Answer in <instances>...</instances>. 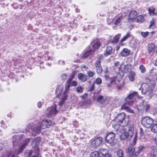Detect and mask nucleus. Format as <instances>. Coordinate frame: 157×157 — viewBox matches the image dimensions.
Listing matches in <instances>:
<instances>
[{
  "label": "nucleus",
  "mask_w": 157,
  "mask_h": 157,
  "mask_svg": "<svg viewBox=\"0 0 157 157\" xmlns=\"http://www.w3.org/2000/svg\"><path fill=\"white\" fill-rule=\"evenodd\" d=\"M97 101L98 102L101 104H102L105 102V100L104 98V97L103 96L100 95L97 97Z\"/></svg>",
  "instance_id": "obj_26"
},
{
  "label": "nucleus",
  "mask_w": 157,
  "mask_h": 157,
  "mask_svg": "<svg viewBox=\"0 0 157 157\" xmlns=\"http://www.w3.org/2000/svg\"><path fill=\"white\" fill-rule=\"evenodd\" d=\"M130 50L127 48H124L120 53V55L122 57H126L129 55Z\"/></svg>",
  "instance_id": "obj_17"
},
{
  "label": "nucleus",
  "mask_w": 157,
  "mask_h": 157,
  "mask_svg": "<svg viewBox=\"0 0 157 157\" xmlns=\"http://www.w3.org/2000/svg\"><path fill=\"white\" fill-rule=\"evenodd\" d=\"M33 153L32 150H27L25 153V157H30Z\"/></svg>",
  "instance_id": "obj_36"
},
{
  "label": "nucleus",
  "mask_w": 157,
  "mask_h": 157,
  "mask_svg": "<svg viewBox=\"0 0 157 157\" xmlns=\"http://www.w3.org/2000/svg\"><path fill=\"white\" fill-rule=\"evenodd\" d=\"M120 124H118L117 123V124H113V128L117 131L119 132H121L122 130L124 131V128L120 126Z\"/></svg>",
  "instance_id": "obj_19"
},
{
  "label": "nucleus",
  "mask_w": 157,
  "mask_h": 157,
  "mask_svg": "<svg viewBox=\"0 0 157 157\" xmlns=\"http://www.w3.org/2000/svg\"><path fill=\"white\" fill-rule=\"evenodd\" d=\"M95 82L97 85H100L102 82V80L100 78H97Z\"/></svg>",
  "instance_id": "obj_44"
},
{
  "label": "nucleus",
  "mask_w": 157,
  "mask_h": 157,
  "mask_svg": "<svg viewBox=\"0 0 157 157\" xmlns=\"http://www.w3.org/2000/svg\"><path fill=\"white\" fill-rule=\"evenodd\" d=\"M42 105V103L40 101H39L37 104L38 107L40 108Z\"/></svg>",
  "instance_id": "obj_57"
},
{
  "label": "nucleus",
  "mask_w": 157,
  "mask_h": 157,
  "mask_svg": "<svg viewBox=\"0 0 157 157\" xmlns=\"http://www.w3.org/2000/svg\"><path fill=\"white\" fill-rule=\"evenodd\" d=\"M124 41H122L121 39V41L119 43V45L120 46H124V44L123 43V42Z\"/></svg>",
  "instance_id": "obj_56"
},
{
  "label": "nucleus",
  "mask_w": 157,
  "mask_h": 157,
  "mask_svg": "<svg viewBox=\"0 0 157 157\" xmlns=\"http://www.w3.org/2000/svg\"><path fill=\"white\" fill-rule=\"evenodd\" d=\"M77 84L75 80L72 81L68 79L65 84V90L64 93H68L70 90V88L71 86H76Z\"/></svg>",
  "instance_id": "obj_9"
},
{
  "label": "nucleus",
  "mask_w": 157,
  "mask_h": 157,
  "mask_svg": "<svg viewBox=\"0 0 157 157\" xmlns=\"http://www.w3.org/2000/svg\"><path fill=\"white\" fill-rule=\"evenodd\" d=\"M153 123V119L151 117L148 116L143 118L141 121L142 125L147 128L150 127Z\"/></svg>",
  "instance_id": "obj_7"
},
{
  "label": "nucleus",
  "mask_w": 157,
  "mask_h": 157,
  "mask_svg": "<svg viewBox=\"0 0 157 157\" xmlns=\"http://www.w3.org/2000/svg\"><path fill=\"white\" fill-rule=\"evenodd\" d=\"M113 20L112 19H109L107 20V22L108 24L109 25H110L112 23H113Z\"/></svg>",
  "instance_id": "obj_53"
},
{
  "label": "nucleus",
  "mask_w": 157,
  "mask_h": 157,
  "mask_svg": "<svg viewBox=\"0 0 157 157\" xmlns=\"http://www.w3.org/2000/svg\"><path fill=\"white\" fill-rule=\"evenodd\" d=\"M30 139L29 138H27L24 141V143L21 146L18 151V153L21 152L25 148L26 145L29 143Z\"/></svg>",
  "instance_id": "obj_15"
},
{
  "label": "nucleus",
  "mask_w": 157,
  "mask_h": 157,
  "mask_svg": "<svg viewBox=\"0 0 157 157\" xmlns=\"http://www.w3.org/2000/svg\"><path fill=\"white\" fill-rule=\"evenodd\" d=\"M124 18V17L121 15L118 14L115 17V21L114 22V24L116 25H119L121 21Z\"/></svg>",
  "instance_id": "obj_14"
},
{
  "label": "nucleus",
  "mask_w": 157,
  "mask_h": 157,
  "mask_svg": "<svg viewBox=\"0 0 157 157\" xmlns=\"http://www.w3.org/2000/svg\"><path fill=\"white\" fill-rule=\"evenodd\" d=\"M145 148V147L142 145H141L138 148V150L137 152H139V154L142 151L144 150V149Z\"/></svg>",
  "instance_id": "obj_50"
},
{
  "label": "nucleus",
  "mask_w": 157,
  "mask_h": 157,
  "mask_svg": "<svg viewBox=\"0 0 157 157\" xmlns=\"http://www.w3.org/2000/svg\"><path fill=\"white\" fill-rule=\"evenodd\" d=\"M137 97L138 98H140L141 97L138 96L137 93L136 92H134L132 93H130L126 98V103L129 105H132L134 101V98Z\"/></svg>",
  "instance_id": "obj_6"
},
{
  "label": "nucleus",
  "mask_w": 157,
  "mask_h": 157,
  "mask_svg": "<svg viewBox=\"0 0 157 157\" xmlns=\"http://www.w3.org/2000/svg\"><path fill=\"white\" fill-rule=\"evenodd\" d=\"M88 94L87 93L84 94L80 96V97L82 99H86L87 97Z\"/></svg>",
  "instance_id": "obj_51"
},
{
  "label": "nucleus",
  "mask_w": 157,
  "mask_h": 157,
  "mask_svg": "<svg viewBox=\"0 0 157 157\" xmlns=\"http://www.w3.org/2000/svg\"><path fill=\"white\" fill-rule=\"evenodd\" d=\"M49 59V57H48L47 59H45L46 60H48Z\"/></svg>",
  "instance_id": "obj_64"
},
{
  "label": "nucleus",
  "mask_w": 157,
  "mask_h": 157,
  "mask_svg": "<svg viewBox=\"0 0 157 157\" xmlns=\"http://www.w3.org/2000/svg\"><path fill=\"white\" fill-rule=\"evenodd\" d=\"M75 73V72L73 71L70 75H69V78L68 79L72 80V79L74 78Z\"/></svg>",
  "instance_id": "obj_41"
},
{
  "label": "nucleus",
  "mask_w": 157,
  "mask_h": 157,
  "mask_svg": "<svg viewBox=\"0 0 157 157\" xmlns=\"http://www.w3.org/2000/svg\"><path fill=\"white\" fill-rule=\"evenodd\" d=\"M117 157H124L123 152L122 150H119L117 152Z\"/></svg>",
  "instance_id": "obj_37"
},
{
  "label": "nucleus",
  "mask_w": 157,
  "mask_h": 157,
  "mask_svg": "<svg viewBox=\"0 0 157 157\" xmlns=\"http://www.w3.org/2000/svg\"><path fill=\"white\" fill-rule=\"evenodd\" d=\"M11 151H8L5 153H3L2 157H9L10 155Z\"/></svg>",
  "instance_id": "obj_40"
},
{
  "label": "nucleus",
  "mask_w": 157,
  "mask_h": 157,
  "mask_svg": "<svg viewBox=\"0 0 157 157\" xmlns=\"http://www.w3.org/2000/svg\"><path fill=\"white\" fill-rule=\"evenodd\" d=\"M128 76L129 80L130 81L132 82L134 81L136 75L135 71H130L129 73Z\"/></svg>",
  "instance_id": "obj_16"
},
{
  "label": "nucleus",
  "mask_w": 157,
  "mask_h": 157,
  "mask_svg": "<svg viewBox=\"0 0 157 157\" xmlns=\"http://www.w3.org/2000/svg\"><path fill=\"white\" fill-rule=\"evenodd\" d=\"M102 55H99L98 56V60L96 61L95 63V65L96 67H101V60H102Z\"/></svg>",
  "instance_id": "obj_20"
},
{
  "label": "nucleus",
  "mask_w": 157,
  "mask_h": 157,
  "mask_svg": "<svg viewBox=\"0 0 157 157\" xmlns=\"http://www.w3.org/2000/svg\"><path fill=\"white\" fill-rule=\"evenodd\" d=\"M136 22L138 23H142L144 20V16L142 15H140L137 16L136 20Z\"/></svg>",
  "instance_id": "obj_29"
},
{
  "label": "nucleus",
  "mask_w": 157,
  "mask_h": 157,
  "mask_svg": "<svg viewBox=\"0 0 157 157\" xmlns=\"http://www.w3.org/2000/svg\"><path fill=\"white\" fill-rule=\"evenodd\" d=\"M155 45L151 43L148 44L147 45V50L149 53L154 51Z\"/></svg>",
  "instance_id": "obj_25"
},
{
  "label": "nucleus",
  "mask_w": 157,
  "mask_h": 157,
  "mask_svg": "<svg viewBox=\"0 0 157 157\" xmlns=\"http://www.w3.org/2000/svg\"><path fill=\"white\" fill-rule=\"evenodd\" d=\"M39 153L38 152V151H37V152L36 153V154L35 155H34L32 156L31 157H38L39 155Z\"/></svg>",
  "instance_id": "obj_58"
},
{
  "label": "nucleus",
  "mask_w": 157,
  "mask_h": 157,
  "mask_svg": "<svg viewBox=\"0 0 157 157\" xmlns=\"http://www.w3.org/2000/svg\"><path fill=\"white\" fill-rule=\"evenodd\" d=\"M67 93H64V92L63 93V96L62 99V100L60 101V103H59V105L61 106L63 103L64 101L66 99L67 95Z\"/></svg>",
  "instance_id": "obj_34"
},
{
  "label": "nucleus",
  "mask_w": 157,
  "mask_h": 157,
  "mask_svg": "<svg viewBox=\"0 0 157 157\" xmlns=\"http://www.w3.org/2000/svg\"><path fill=\"white\" fill-rule=\"evenodd\" d=\"M155 9L152 7H151L149 9V13L150 15L155 16L157 15V14L154 12Z\"/></svg>",
  "instance_id": "obj_32"
},
{
  "label": "nucleus",
  "mask_w": 157,
  "mask_h": 157,
  "mask_svg": "<svg viewBox=\"0 0 157 157\" xmlns=\"http://www.w3.org/2000/svg\"><path fill=\"white\" fill-rule=\"evenodd\" d=\"M107 71H105V74L104 76V77L106 81H109V83H107V86L108 87L112 86L113 85H114L115 84L116 80L119 82L120 79L122 78V77L119 74H117L116 76L110 78L109 76L106 74V73H107Z\"/></svg>",
  "instance_id": "obj_3"
},
{
  "label": "nucleus",
  "mask_w": 157,
  "mask_h": 157,
  "mask_svg": "<svg viewBox=\"0 0 157 157\" xmlns=\"http://www.w3.org/2000/svg\"><path fill=\"white\" fill-rule=\"evenodd\" d=\"M155 23V21L153 19H152L150 23V25L149 26V28H153V27L155 26L154 24Z\"/></svg>",
  "instance_id": "obj_43"
},
{
  "label": "nucleus",
  "mask_w": 157,
  "mask_h": 157,
  "mask_svg": "<svg viewBox=\"0 0 157 157\" xmlns=\"http://www.w3.org/2000/svg\"><path fill=\"white\" fill-rule=\"evenodd\" d=\"M130 66V65L129 64H127V65L124 66V69L125 70L126 69H128V67Z\"/></svg>",
  "instance_id": "obj_59"
},
{
  "label": "nucleus",
  "mask_w": 157,
  "mask_h": 157,
  "mask_svg": "<svg viewBox=\"0 0 157 157\" xmlns=\"http://www.w3.org/2000/svg\"><path fill=\"white\" fill-rule=\"evenodd\" d=\"M119 65V62H115L114 64V66L115 67L118 66Z\"/></svg>",
  "instance_id": "obj_55"
},
{
  "label": "nucleus",
  "mask_w": 157,
  "mask_h": 157,
  "mask_svg": "<svg viewBox=\"0 0 157 157\" xmlns=\"http://www.w3.org/2000/svg\"><path fill=\"white\" fill-rule=\"evenodd\" d=\"M87 74L89 77H92L94 76V73L92 71H87Z\"/></svg>",
  "instance_id": "obj_46"
},
{
  "label": "nucleus",
  "mask_w": 157,
  "mask_h": 157,
  "mask_svg": "<svg viewBox=\"0 0 157 157\" xmlns=\"http://www.w3.org/2000/svg\"><path fill=\"white\" fill-rule=\"evenodd\" d=\"M126 117L125 114L124 113L119 114L116 117L114 122L121 124L125 121Z\"/></svg>",
  "instance_id": "obj_10"
},
{
  "label": "nucleus",
  "mask_w": 157,
  "mask_h": 157,
  "mask_svg": "<svg viewBox=\"0 0 157 157\" xmlns=\"http://www.w3.org/2000/svg\"><path fill=\"white\" fill-rule=\"evenodd\" d=\"M133 128H131L127 132H125L124 131L122 130L121 132L122 133L120 136V138L122 140H124L127 138L128 140H130L132 138L133 134Z\"/></svg>",
  "instance_id": "obj_5"
},
{
  "label": "nucleus",
  "mask_w": 157,
  "mask_h": 157,
  "mask_svg": "<svg viewBox=\"0 0 157 157\" xmlns=\"http://www.w3.org/2000/svg\"><path fill=\"white\" fill-rule=\"evenodd\" d=\"M76 12H79V10L77 9L76 10Z\"/></svg>",
  "instance_id": "obj_63"
},
{
  "label": "nucleus",
  "mask_w": 157,
  "mask_h": 157,
  "mask_svg": "<svg viewBox=\"0 0 157 157\" xmlns=\"http://www.w3.org/2000/svg\"><path fill=\"white\" fill-rule=\"evenodd\" d=\"M90 157H100V153L98 151H94L90 154Z\"/></svg>",
  "instance_id": "obj_31"
},
{
  "label": "nucleus",
  "mask_w": 157,
  "mask_h": 157,
  "mask_svg": "<svg viewBox=\"0 0 157 157\" xmlns=\"http://www.w3.org/2000/svg\"><path fill=\"white\" fill-rule=\"evenodd\" d=\"M99 153L100 154V157H103L109 153L108 150L106 149L101 148L99 150Z\"/></svg>",
  "instance_id": "obj_18"
},
{
  "label": "nucleus",
  "mask_w": 157,
  "mask_h": 157,
  "mask_svg": "<svg viewBox=\"0 0 157 157\" xmlns=\"http://www.w3.org/2000/svg\"><path fill=\"white\" fill-rule=\"evenodd\" d=\"M154 140L155 144L157 145V136L155 137Z\"/></svg>",
  "instance_id": "obj_61"
},
{
  "label": "nucleus",
  "mask_w": 157,
  "mask_h": 157,
  "mask_svg": "<svg viewBox=\"0 0 157 157\" xmlns=\"http://www.w3.org/2000/svg\"><path fill=\"white\" fill-rule=\"evenodd\" d=\"M139 68L142 73H144L146 71V68L142 64L140 65Z\"/></svg>",
  "instance_id": "obj_39"
},
{
  "label": "nucleus",
  "mask_w": 157,
  "mask_h": 157,
  "mask_svg": "<svg viewBox=\"0 0 157 157\" xmlns=\"http://www.w3.org/2000/svg\"><path fill=\"white\" fill-rule=\"evenodd\" d=\"M131 36V33L130 32H128L126 35L124 36L121 39L122 41H125L128 38L130 37V36Z\"/></svg>",
  "instance_id": "obj_35"
},
{
  "label": "nucleus",
  "mask_w": 157,
  "mask_h": 157,
  "mask_svg": "<svg viewBox=\"0 0 157 157\" xmlns=\"http://www.w3.org/2000/svg\"><path fill=\"white\" fill-rule=\"evenodd\" d=\"M94 53V51L92 50H90L84 53L82 57L83 58H86L89 56L90 55L93 54Z\"/></svg>",
  "instance_id": "obj_28"
},
{
  "label": "nucleus",
  "mask_w": 157,
  "mask_h": 157,
  "mask_svg": "<svg viewBox=\"0 0 157 157\" xmlns=\"http://www.w3.org/2000/svg\"><path fill=\"white\" fill-rule=\"evenodd\" d=\"M149 155L151 157H157V148L152 149L150 152Z\"/></svg>",
  "instance_id": "obj_21"
},
{
  "label": "nucleus",
  "mask_w": 157,
  "mask_h": 157,
  "mask_svg": "<svg viewBox=\"0 0 157 157\" xmlns=\"http://www.w3.org/2000/svg\"><path fill=\"white\" fill-rule=\"evenodd\" d=\"M112 52V48L110 46H107L105 50V52L104 53L105 56H107L110 55Z\"/></svg>",
  "instance_id": "obj_24"
},
{
  "label": "nucleus",
  "mask_w": 157,
  "mask_h": 157,
  "mask_svg": "<svg viewBox=\"0 0 157 157\" xmlns=\"http://www.w3.org/2000/svg\"><path fill=\"white\" fill-rule=\"evenodd\" d=\"M119 48H120V46H117V47H116V50L118 51V50L119 49Z\"/></svg>",
  "instance_id": "obj_62"
},
{
  "label": "nucleus",
  "mask_w": 157,
  "mask_h": 157,
  "mask_svg": "<svg viewBox=\"0 0 157 157\" xmlns=\"http://www.w3.org/2000/svg\"><path fill=\"white\" fill-rule=\"evenodd\" d=\"M151 131L154 133L157 132V124H153L151 128Z\"/></svg>",
  "instance_id": "obj_38"
},
{
  "label": "nucleus",
  "mask_w": 157,
  "mask_h": 157,
  "mask_svg": "<svg viewBox=\"0 0 157 157\" xmlns=\"http://www.w3.org/2000/svg\"><path fill=\"white\" fill-rule=\"evenodd\" d=\"M13 144H15V143L17 141V140L18 139V137L17 135H15V136H13Z\"/></svg>",
  "instance_id": "obj_45"
},
{
  "label": "nucleus",
  "mask_w": 157,
  "mask_h": 157,
  "mask_svg": "<svg viewBox=\"0 0 157 157\" xmlns=\"http://www.w3.org/2000/svg\"><path fill=\"white\" fill-rule=\"evenodd\" d=\"M137 139V136L136 134L134 136L132 141H131L128 147L126 149V153L128 154L130 157H136L139 155V152H135V149L133 147L136 144Z\"/></svg>",
  "instance_id": "obj_2"
},
{
  "label": "nucleus",
  "mask_w": 157,
  "mask_h": 157,
  "mask_svg": "<svg viewBox=\"0 0 157 157\" xmlns=\"http://www.w3.org/2000/svg\"><path fill=\"white\" fill-rule=\"evenodd\" d=\"M102 138L99 137L95 138L91 142V146L93 148H95L99 146L102 142Z\"/></svg>",
  "instance_id": "obj_11"
},
{
  "label": "nucleus",
  "mask_w": 157,
  "mask_h": 157,
  "mask_svg": "<svg viewBox=\"0 0 157 157\" xmlns=\"http://www.w3.org/2000/svg\"><path fill=\"white\" fill-rule=\"evenodd\" d=\"M78 78L81 81L84 82L86 80L87 78V76L86 75L80 73L78 75Z\"/></svg>",
  "instance_id": "obj_22"
},
{
  "label": "nucleus",
  "mask_w": 157,
  "mask_h": 157,
  "mask_svg": "<svg viewBox=\"0 0 157 157\" xmlns=\"http://www.w3.org/2000/svg\"><path fill=\"white\" fill-rule=\"evenodd\" d=\"M103 157H112V156L111 154L110 153H109V154Z\"/></svg>",
  "instance_id": "obj_60"
},
{
  "label": "nucleus",
  "mask_w": 157,
  "mask_h": 157,
  "mask_svg": "<svg viewBox=\"0 0 157 157\" xmlns=\"http://www.w3.org/2000/svg\"><path fill=\"white\" fill-rule=\"evenodd\" d=\"M76 90L78 93H82L83 91V89L81 86H79L77 87Z\"/></svg>",
  "instance_id": "obj_47"
},
{
  "label": "nucleus",
  "mask_w": 157,
  "mask_h": 157,
  "mask_svg": "<svg viewBox=\"0 0 157 157\" xmlns=\"http://www.w3.org/2000/svg\"><path fill=\"white\" fill-rule=\"evenodd\" d=\"M137 15L136 11L133 10L129 13L128 17V21L129 22H132L136 20Z\"/></svg>",
  "instance_id": "obj_13"
},
{
  "label": "nucleus",
  "mask_w": 157,
  "mask_h": 157,
  "mask_svg": "<svg viewBox=\"0 0 157 157\" xmlns=\"http://www.w3.org/2000/svg\"><path fill=\"white\" fill-rule=\"evenodd\" d=\"M126 104H125L121 106V108L122 109L126 110L128 112L133 113V111L128 106H126Z\"/></svg>",
  "instance_id": "obj_27"
},
{
  "label": "nucleus",
  "mask_w": 157,
  "mask_h": 157,
  "mask_svg": "<svg viewBox=\"0 0 157 157\" xmlns=\"http://www.w3.org/2000/svg\"><path fill=\"white\" fill-rule=\"evenodd\" d=\"M59 63L60 64L63 65L65 64V63L64 61L61 60H59Z\"/></svg>",
  "instance_id": "obj_54"
},
{
  "label": "nucleus",
  "mask_w": 157,
  "mask_h": 157,
  "mask_svg": "<svg viewBox=\"0 0 157 157\" xmlns=\"http://www.w3.org/2000/svg\"><path fill=\"white\" fill-rule=\"evenodd\" d=\"M52 124V121L49 120L44 119L39 124L38 127L36 129H34L33 131L35 133L39 132L40 129H44L48 128Z\"/></svg>",
  "instance_id": "obj_4"
},
{
  "label": "nucleus",
  "mask_w": 157,
  "mask_h": 157,
  "mask_svg": "<svg viewBox=\"0 0 157 157\" xmlns=\"http://www.w3.org/2000/svg\"><path fill=\"white\" fill-rule=\"evenodd\" d=\"M57 111L56 110V105L49 107L46 111V114L49 118L55 116L56 114Z\"/></svg>",
  "instance_id": "obj_8"
},
{
  "label": "nucleus",
  "mask_w": 157,
  "mask_h": 157,
  "mask_svg": "<svg viewBox=\"0 0 157 157\" xmlns=\"http://www.w3.org/2000/svg\"><path fill=\"white\" fill-rule=\"evenodd\" d=\"M149 34V33L147 32H142L141 33V35L144 37H147Z\"/></svg>",
  "instance_id": "obj_49"
},
{
  "label": "nucleus",
  "mask_w": 157,
  "mask_h": 157,
  "mask_svg": "<svg viewBox=\"0 0 157 157\" xmlns=\"http://www.w3.org/2000/svg\"><path fill=\"white\" fill-rule=\"evenodd\" d=\"M67 75L66 73L63 74L61 75V77L62 78V79H66Z\"/></svg>",
  "instance_id": "obj_52"
},
{
  "label": "nucleus",
  "mask_w": 157,
  "mask_h": 157,
  "mask_svg": "<svg viewBox=\"0 0 157 157\" xmlns=\"http://www.w3.org/2000/svg\"><path fill=\"white\" fill-rule=\"evenodd\" d=\"M115 134L113 132L108 134L105 137L106 142L109 144H112L113 142Z\"/></svg>",
  "instance_id": "obj_12"
},
{
  "label": "nucleus",
  "mask_w": 157,
  "mask_h": 157,
  "mask_svg": "<svg viewBox=\"0 0 157 157\" xmlns=\"http://www.w3.org/2000/svg\"><path fill=\"white\" fill-rule=\"evenodd\" d=\"M40 141V139L39 138H35L34 139L33 142V143L35 144V145H37L39 142Z\"/></svg>",
  "instance_id": "obj_48"
},
{
  "label": "nucleus",
  "mask_w": 157,
  "mask_h": 157,
  "mask_svg": "<svg viewBox=\"0 0 157 157\" xmlns=\"http://www.w3.org/2000/svg\"><path fill=\"white\" fill-rule=\"evenodd\" d=\"M143 105L144 107V109L146 112H147L150 110V106L148 103H144Z\"/></svg>",
  "instance_id": "obj_30"
},
{
  "label": "nucleus",
  "mask_w": 157,
  "mask_h": 157,
  "mask_svg": "<svg viewBox=\"0 0 157 157\" xmlns=\"http://www.w3.org/2000/svg\"><path fill=\"white\" fill-rule=\"evenodd\" d=\"M100 46L101 44L100 41H98L94 44L93 45V47L94 49L95 50L98 49Z\"/></svg>",
  "instance_id": "obj_33"
},
{
  "label": "nucleus",
  "mask_w": 157,
  "mask_h": 157,
  "mask_svg": "<svg viewBox=\"0 0 157 157\" xmlns=\"http://www.w3.org/2000/svg\"><path fill=\"white\" fill-rule=\"evenodd\" d=\"M121 36V34L119 33L116 35L115 37H114L113 40L111 41V42L113 44H116L119 41V39Z\"/></svg>",
  "instance_id": "obj_23"
},
{
  "label": "nucleus",
  "mask_w": 157,
  "mask_h": 157,
  "mask_svg": "<svg viewBox=\"0 0 157 157\" xmlns=\"http://www.w3.org/2000/svg\"><path fill=\"white\" fill-rule=\"evenodd\" d=\"M155 86V84L154 83L151 86L147 83H143L141 85V88H140L139 90H141V92L142 94H146L151 98L153 95V89Z\"/></svg>",
  "instance_id": "obj_1"
},
{
  "label": "nucleus",
  "mask_w": 157,
  "mask_h": 157,
  "mask_svg": "<svg viewBox=\"0 0 157 157\" xmlns=\"http://www.w3.org/2000/svg\"><path fill=\"white\" fill-rule=\"evenodd\" d=\"M96 71L98 74L101 73L102 71V67H96Z\"/></svg>",
  "instance_id": "obj_42"
}]
</instances>
